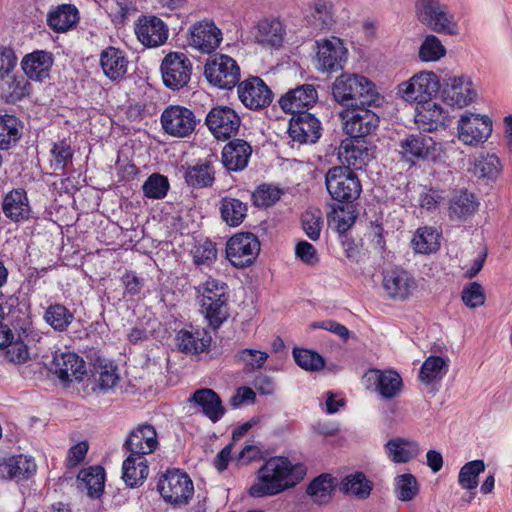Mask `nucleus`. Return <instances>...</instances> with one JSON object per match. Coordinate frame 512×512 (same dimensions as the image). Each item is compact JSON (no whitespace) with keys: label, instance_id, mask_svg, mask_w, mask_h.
<instances>
[{"label":"nucleus","instance_id":"f257e3e1","mask_svg":"<svg viewBox=\"0 0 512 512\" xmlns=\"http://www.w3.org/2000/svg\"><path fill=\"white\" fill-rule=\"evenodd\" d=\"M305 474L304 465L292 463L283 456L271 457L257 470L255 481L248 493L256 498L275 496L295 486Z\"/></svg>","mask_w":512,"mask_h":512},{"label":"nucleus","instance_id":"f03ea898","mask_svg":"<svg viewBox=\"0 0 512 512\" xmlns=\"http://www.w3.org/2000/svg\"><path fill=\"white\" fill-rule=\"evenodd\" d=\"M335 100L349 108L373 106L380 98L376 85L367 77L355 73H343L333 84Z\"/></svg>","mask_w":512,"mask_h":512},{"label":"nucleus","instance_id":"7ed1b4c3","mask_svg":"<svg viewBox=\"0 0 512 512\" xmlns=\"http://www.w3.org/2000/svg\"><path fill=\"white\" fill-rule=\"evenodd\" d=\"M200 311L214 329L228 318V286L225 282L209 277L196 287Z\"/></svg>","mask_w":512,"mask_h":512},{"label":"nucleus","instance_id":"20e7f679","mask_svg":"<svg viewBox=\"0 0 512 512\" xmlns=\"http://www.w3.org/2000/svg\"><path fill=\"white\" fill-rule=\"evenodd\" d=\"M440 89V78L432 71H420L397 86V95L405 102L420 106L431 100Z\"/></svg>","mask_w":512,"mask_h":512},{"label":"nucleus","instance_id":"39448f33","mask_svg":"<svg viewBox=\"0 0 512 512\" xmlns=\"http://www.w3.org/2000/svg\"><path fill=\"white\" fill-rule=\"evenodd\" d=\"M157 490L163 500L173 506H184L194 494L193 481L180 469H168L158 480Z\"/></svg>","mask_w":512,"mask_h":512},{"label":"nucleus","instance_id":"423d86ee","mask_svg":"<svg viewBox=\"0 0 512 512\" xmlns=\"http://www.w3.org/2000/svg\"><path fill=\"white\" fill-rule=\"evenodd\" d=\"M325 185L332 199L340 203H352L362 191L358 176L345 166L331 167L325 175Z\"/></svg>","mask_w":512,"mask_h":512},{"label":"nucleus","instance_id":"0eeeda50","mask_svg":"<svg viewBox=\"0 0 512 512\" xmlns=\"http://www.w3.org/2000/svg\"><path fill=\"white\" fill-rule=\"evenodd\" d=\"M204 75L214 87L230 90L240 82V67L232 57L216 53L207 59Z\"/></svg>","mask_w":512,"mask_h":512},{"label":"nucleus","instance_id":"6e6552de","mask_svg":"<svg viewBox=\"0 0 512 512\" xmlns=\"http://www.w3.org/2000/svg\"><path fill=\"white\" fill-rule=\"evenodd\" d=\"M493 122L488 115L466 111L457 122V137L464 145L477 147L491 136Z\"/></svg>","mask_w":512,"mask_h":512},{"label":"nucleus","instance_id":"1a4fd4ad","mask_svg":"<svg viewBox=\"0 0 512 512\" xmlns=\"http://www.w3.org/2000/svg\"><path fill=\"white\" fill-rule=\"evenodd\" d=\"M259 252L260 241L251 232L236 233L226 243V258L236 268L252 265Z\"/></svg>","mask_w":512,"mask_h":512},{"label":"nucleus","instance_id":"9d476101","mask_svg":"<svg viewBox=\"0 0 512 512\" xmlns=\"http://www.w3.org/2000/svg\"><path fill=\"white\" fill-rule=\"evenodd\" d=\"M205 125L217 140L226 141L238 134L241 118L233 108L218 105L207 113Z\"/></svg>","mask_w":512,"mask_h":512},{"label":"nucleus","instance_id":"9b49d317","mask_svg":"<svg viewBox=\"0 0 512 512\" xmlns=\"http://www.w3.org/2000/svg\"><path fill=\"white\" fill-rule=\"evenodd\" d=\"M160 122L166 134L177 138L189 136L197 125L194 112L181 105L167 106L161 113Z\"/></svg>","mask_w":512,"mask_h":512},{"label":"nucleus","instance_id":"f8f14e48","mask_svg":"<svg viewBox=\"0 0 512 512\" xmlns=\"http://www.w3.org/2000/svg\"><path fill=\"white\" fill-rule=\"evenodd\" d=\"M161 73L163 83L167 88L180 90L190 81L192 63L184 53L172 52L164 57L161 63Z\"/></svg>","mask_w":512,"mask_h":512},{"label":"nucleus","instance_id":"ddd939ff","mask_svg":"<svg viewBox=\"0 0 512 512\" xmlns=\"http://www.w3.org/2000/svg\"><path fill=\"white\" fill-rule=\"evenodd\" d=\"M370 107H355L341 113V117L344 120L343 129L350 138L365 139L367 135L377 129L379 116Z\"/></svg>","mask_w":512,"mask_h":512},{"label":"nucleus","instance_id":"4468645a","mask_svg":"<svg viewBox=\"0 0 512 512\" xmlns=\"http://www.w3.org/2000/svg\"><path fill=\"white\" fill-rule=\"evenodd\" d=\"M316 68L322 72L342 70L347 61L348 50L338 37L317 41Z\"/></svg>","mask_w":512,"mask_h":512},{"label":"nucleus","instance_id":"2eb2a0df","mask_svg":"<svg viewBox=\"0 0 512 512\" xmlns=\"http://www.w3.org/2000/svg\"><path fill=\"white\" fill-rule=\"evenodd\" d=\"M238 98L250 110L268 107L273 100V93L258 76H251L237 84Z\"/></svg>","mask_w":512,"mask_h":512},{"label":"nucleus","instance_id":"dca6fc26","mask_svg":"<svg viewBox=\"0 0 512 512\" xmlns=\"http://www.w3.org/2000/svg\"><path fill=\"white\" fill-rule=\"evenodd\" d=\"M339 159L348 169L362 170L375 157V147L366 139H345L339 147Z\"/></svg>","mask_w":512,"mask_h":512},{"label":"nucleus","instance_id":"f3484780","mask_svg":"<svg viewBox=\"0 0 512 512\" xmlns=\"http://www.w3.org/2000/svg\"><path fill=\"white\" fill-rule=\"evenodd\" d=\"M188 44L202 53L215 51L221 41L222 32L211 20H202L189 28Z\"/></svg>","mask_w":512,"mask_h":512},{"label":"nucleus","instance_id":"a211bd4d","mask_svg":"<svg viewBox=\"0 0 512 512\" xmlns=\"http://www.w3.org/2000/svg\"><path fill=\"white\" fill-rule=\"evenodd\" d=\"M288 132L293 141L300 144H314L322 135V125L314 114L300 112L292 116Z\"/></svg>","mask_w":512,"mask_h":512},{"label":"nucleus","instance_id":"6ab92c4d","mask_svg":"<svg viewBox=\"0 0 512 512\" xmlns=\"http://www.w3.org/2000/svg\"><path fill=\"white\" fill-rule=\"evenodd\" d=\"M135 34L145 47L154 48L166 42L169 30L166 23L159 17L143 15L135 23Z\"/></svg>","mask_w":512,"mask_h":512},{"label":"nucleus","instance_id":"aec40b11","mask_svg":"<svg viewBox=\"0 0 512 512\" xmlns=\"http://www.w3.org/2000/svg\"><path fill=\"white\" fill-rule=\"evenodd\" d=\"M159 445L157 431L150 424H140L127 436L123 448L137 457L153 453Z\"/></svg>","mask_w":512,"mask_h":512},{"label":"nucleus","instance_id":"412c9836","mask_svg":"<svg viewBox=\"0 0 512 512\" xmlns=\"http://www.w3.org/2000/svg\"><path fill=\"white\" fill-rule=\"evenodd\" d=\"M318 101V93L313 84H302L290 89L279 99V106L292 115L308 112Z\"/></svg>","mask_w":512,"mask_h":512},{"label":"nucleus","instance_id":"4be33fe9","mask_svg":"<svg viewBox=\"0 0 512 512\" xmlns=\"http://www.w3.org/2000/svg\"><path fill=\"white\" fill-rule=\"evenodd\" d=\"M37 470L35 460L23 454L0 455V479L17 482L30 479Z\"/></svg>","mask_w":512,"mask_h":512},{"label":"nucleus","instance_id":"5701e85b","mask_svg":"<svg viewBox=\"0 0 512 512\" xmlns=\"http://www.w3.org/2000/svg\"><path fill=\"white\" fill-rule=\"evenodd\" d=\"M415 287L414 277L400 267L386 270L383 274V288L391 299L405 300Z\"/></svg>","mask_w":512,"mask_h":512},{"label":"nucleus","instance_id":"b1692460","mask_svg":"<svg viewBox=\"0 0 512 512\" xmlns=\"http://www.w3.org/2000/svg\"><path fill=\"white\" fill-rule=\"evenodd\" d=\"M417 19L435 32H444L448 27L446 7L439 0H416Z\"/></svg>","mask_w":512,"mask_h":512},{"label":"nucleus","instance_id":"393cba45","mask_svg":"<svg viewBox=\"0 0 512 512\" xmlns=\"http://www.w3.org/2000/svg\"><path fill=\"white\" fill-rule=\"evenodd\" d=\"M51 371L62 382L67 383L73 380H82L86 372L84 361L72 352L55 354L51 363Z\"/></svg>","mask_w":512,"mask_h":512},{"label":"nucleus","instance_id":"a878e982","mask_svg":"<svg viewBox=\"0 0 512 512\" xmlns=\"http://www.w3.org/2000/svg\"><path fill=\"white\" fill-rule=\"evenodd\" d=\"M503 169L500 158L489 152H480L469 159L468 171L477 179L495 182Z\"/></svg>","mask_w":512,"mask_h":512},{"label":"nucleus","instance_id":"bb28decb","mask_svg":"<svg viewBox=\"0 0 512 512\" xmlns=\"http://www.w3.org/2000/svg\"><path fill=\"white\" fill-rule=\"evenodd\" d=\"M447 119V112L432 99L416 107L415 122L423 131H445Z\"/></svg>","mask_w":512,"mask_h":512},{"label":"nucleus","instance_id":"cd10ccee","mask_svg":"<svg viewBox=\"0 0 512 512\" xmlns=\"http://www.w3.org/2000/svg\"><path fill=\"white\" fill-rule=\"evenodd\" d=\"M252 154L251 145L243 139L230 140L222 150V164L228 171L244 170Z\"/></svg>","mask_w":512,"mask_h":512},{"label":"nucleus","instance_id":"c85d7f7f","mask_svg":"<svg viewBox=\"0 0 512 512\" xmlns=\"http://www.w3.org/2000/svg\"><path fill=\"white\" fill-rule=\"evenodd\" d=\"M194 403L212 423H217L225 414L220 396L210 388L197 389L188 399Z\"/></svg>","mask_w":512,"mask_h":512},{"label":"nucleus","instance_id":"c756f323","mask_svg":"<svg viewBox=\"0 0 512 512\" xmlns=\"http://www.w3.org/2000/svg\"><path fill=\"white\" fill-rule=\"evenodd\" d=\"M2 211L13 222L26 221L31 216V207L26 191L17 188L9 191L2 202Z\"/></svg>","mask_w":512,"mask_h":512},{"label":"nucleus","instance_id":"7c9ffc66","mask_svg":"<svg viewBox=\"0 0 512 512\" xmlns=\"http://www.w3.org/2000/svg\"><path fill=\"white\" fill-rule=\"evenodd\" d=\"M285 37L286 26L278 18L263 19L256 26L255 40L263 46L280 48Z\"/></svg>","mask_w":512,"mask_h":512},{"label":"nucleus","instance_id":"2f4dec72","mask_svg":"<svg viewBox=\"0 0 512 512\" xmlns=\"http://www.w3.org/2000/svg\"><path fill=\"white\" fill-rule=\"evenodd\" d=\"M479 206L473 192L466 188L455 189L450 197V220L465 221L476 213Z\"/></svg>","mask_w":512,"mask_h":512},{"label":"nucleus","instance_id":"473e14b6","mask_svg":"<svg viewBox=\"0 0 512 512\" xmlns=\"http://www.w3.org/2000/svg\"><path fill=\"white\" fill-rule=\"evenodd\" d=\"M52 65V54L43 50L27 54L21 61V66L26 76L31 80L40 82L49 77Z\"/></svg>","mask_w":512,"mask_h":512},{"label":"nucleus","instance_id":"72a5a7b5","mask_svg":"<svg viewBox=\"0 0 512 512\" xmlns=\"http://www.w3.org/2000/svg\"><path fill=\"white\" fill-rule=\"evenodd\" d=\"M477 90L470 76L461 75L450 78V107L462 109L474 103Z\"/></svg>","mask_w":512,"mask_h":512},{"label":"nucleus","instance_id":"f704fd0d","mask_svg":"<svg viewBox=\"0 0 512 512\" xmlns=\"http://www.w3.org/2000/svg\"><path fill=\"white\" fill-rule=\"evenodd\" d=\"M176 339L180 351L191 354L206 351L211 343V336L205 329L193 326L180 330Z\"/></svg>","mask_w":512,"mask_h":512},{"label":"nucleus","instance_id":"c9c22d12","mask_svg":"<svg viewBox=\"0 0 512 512\" xmlns=\"http://www.w3.org/2000/svg\"><path fill=\"white\" fill-rule=\"evenodd\" d=\"M217 161L215 155H210L203 162H198L185 169V182L193 188L211 187L215 180V169L213 163Z\"/></svg>","mask_w":512,"mask_h":512},{"label":"nucleus","instance_id":"e433bc0d","mask_svg":"<svg viewBox=\"0 0 512 512\" xmlns=\"http://www.w3.org/2000/svg\"><path fill=\"white\" fill-rule=\"evenodd\" d=\"M128 60L124 51L107 47L100 55V65L103 73L112 81L122 79L127 73Z\"/></svg>","mask_w":512,"mask_h":512},{"label":"nucleus","instance_id":"4c0bfd02","mask_svg":"<svg viewBox=\"0 0 512 512\" xmlns=\"http://www.w3.org/2000/svg\"><path fill=\"white\" fill-rule=\"evenodd\" d=\"M79 11L73 4H61L47 15L48 26L55 32H66L79 22Z\"/></svg>","mask_w":512,"mask_h":512},{"label":"nucleus","instance_id":"58836bf2","mask_svg":"<svg viewBox=\"0 0 512 512\" xmlns=\"http://www.w3.org/2000/svg\"><path fill=\"white\" fill-rule=\"evenodd\" d=\"M428 140L432 141V138H427L422 134H410L400 140L399 153L402 159L410 164L424 159L428 154Z\"/></svg>","mask_w":512,"mask_h":512},{"label":"nucleus","instance_id":"ea45409f","mask_svg":"<svg viewBox=\"0 0 512 512\" xmlns=\"http://www.w3.org/2000/svg\"><path fill=\"white\" fill-rule=\"evenodd\" d=\"M149 467L144 457H137L130 454L122 465V478L127 486L131 488L141 486L147 479Z\"/></svg>","mask_w":512,"mask_h":512},{"label":"nucleus","instance_id":"a19ab883","mask_svg":"<svg viewBox=\"0 0 512 512\" xmlns=\"http://www.w3.org/2000/svg\"><path fill=\"white\" fill-rule=\"evenodd\" d=\"M308 21L318 30H330L335 24L334 4L330 0H315L310 6Z\"/></svg>","mask_w":512,"mask_h":512},{"label":"nucleus","instance_id":"79ce46f5","mask_svg":"<svg viewBox=\"0 0 512 512\" xmlns=\"http://www.w3.org/2000/svg\"><path fill=\"white\" fill-rule=\"evenodd\" d=\"M219 212L221 219L230 227H237L247 216L248 204L240 199L225 196L220 200Z\"/></svg>","mask_w":512,"mask_h":512},{"label":"nucleus","instance_id":"37998d69","mask_svg":"<svg viewBox=\"0 0 512 512\" xmlns=\"http://www.w3.org/2000/svg\"><path fill=\"white\" fill-rule=\"evenodd\" d=\"M80 487L87 490L90 498H99L104 491L105 470L102 466H90L82 469L78 474Z\"/></svg>","mask_w":512,"mask_h":512},{"label":"nucleus","instance_id":"c03bdc74","mask_svg":"<svg viewBox=\"0 0 512 512\" xmlns=\"http://www.w3.org/2000/svg\"><path fill=\"white\" fill-rule=\"evenodd\" d=\"M370 374L374 376L376 389L382 398L391 399L401 391L402 379L396 371L372 369Z\"/></svg>","mask_w":512,"mask_h":512},{"label":"nucleus","instance_id":"a18cd8bd","mask_svg":"<svg viewBox=\"0 0 512 512\" xmlns=\"http://www.w3.org/2000/svg\"><path fill=\"white\" fill-rule=\"evenodd\" d=\"M336 485V478L330 474H321L310 482L306 492L314 503L326 505L331 501Z\"/></svg>","mask_w":512,"mask_h":512},{"label":"nucleus","instance_id":"49530a36","mask_svg":"<svg viewBox=\"0 0 512 512\" xmlns=\"http://www.w3.org/2000/svg\"><path fill=\"white\" fill-rule=\"evenodd\" d=\"M35 336L37 334H33L30 328H24L17 341L10 340L5 346L6 359L15 364L26 362L29 358L28 344L35 340Z\"/></svg>","mask_w":512,"mask_h":512},{"label":"nucleus","instance_id":"de8ad7c7","mask_svg":"<svg viewBox=\"0 0 512 512\" xmlns=\"http://www.w3.org/2000/svg\"><path fill=\"white\" fill-rule=\"evenodd\" d=\"M440 233L432 227L418 228L411 244L416 253L430 254L436 252L440 247Z\"/></svg>","mask_w":512,"mask_h":512},{"label":"nucleus","instance_id":"09e8293b","mask_svg":"<svg viewBox=\"0 0 512 512\" xmlns=\"http://www.w3.org/2000/svg\"><path fill=\"white\" fill-rule=\"evenodd\" d=\"M386 449L390 459L396 463H405L420 453L417 442L403 438L391 439L386 443Z\"/></svg>","mask_w":512,"mask_h":512},{"label":"nucleus","instance_id":"8fccbe9b","mask_svg":"<svg viewBox=\"0 0 512 512\" xmlns=\"http://www.w3.org/2000/svg\"><path fill=\"white\" fill-rule=\"evenodd\" d=\"M372 489L373 483L362 472L347 475L340 486L343 493L350 494L360 500L367 499Z\"/></svg>","mask_w":512,"mask_h":512},{"label":"nucleus","instance_id":"3c124183","mask_svg":"<svg viewBox=\"0 0 512 512\" xmlns=\"http://www.w3.org/2000/svg\"><path fill=\"white\" fill-rule=\"evenodd\" d=\"M45 322L55 331L64 332L74 320V314L63 304L49 305L43 316Z\"/></svg>","mask_w":512,"mask_h":512},{"label":"nucleus","instance_id":"603ef678","mask_svg":"<svg viewBox=\"0 0 512 512\" xmlns=\"http://www.w3.org/2000/svg\"><path fill=\"white\" fill-rule=\"evenodd\" d=\"M20 122L13 115L0 116V148L2 150L9 149L15 145L20 139Z\"/></svg>","mask_w":512,"mask_h":512},{"label":"nucleus","instance_id":"864d4df0","mask_svg":"<svg viewBox=\"0 0 512 512\" xmlns=\"http://www.w3.org/2000/svg\"><path fill=\"white\" fill-rule=\"evenodd\" d=\"M92 377L95 383V387L93 389H98L102 392H106L113 388L119 380L117 367L112 363L94 365Z\"/></svg>","mask_w":512,"mask_h":512},{"label":"nucleus","instance_id":"5fc2aeb1","mask_svg":"<svg viewBox=\"0 0 512 512\" xmlns=\"http://www.w3.org/2000/svg\"><path fill=\"white\" fill-rule=\"evenodd\" d=\"M50 166L55 171L64 170L73 160V149L68 139L54 142L50 149Z\"/></svg>","mask_w":512,"mask_h":512},{"label":"nucleus","instance_id":"6e6d98bb","mask_svg":"<svg viewBox=\"0 0 512 512\" xmlns=\"http://www.w3.org/2000/svg\"><path fill=\"white\" fill-rule=\"evenodd\" d=\"M394 492L400 501L413 500L419 493V484L416 477L410 473L398 475L394 481Z\"/></svg>","mask_w":512,"mask_h":512},{"label":"nucleus","instance_id":"4d7b16f0","mask_svg":"<svg viewBox=\"0 0 512 512\" xmlns=\"http://www.w3.org/2000/svg\"><path fill=\"white\" fill-rule=\"evenodd\" d=\"M446 361L439 356H429L422 364L419 372L421 382L430 384L442 379L446 373Z\"/></svg>","mask_w":512,"mask_h":512},{"label":"nucleus","instance_id":"13d9d810","mask_svg":"<svg viewBox=\"0 0 512 512\" xmlns=\"http://www.w3.org/2000/svg\"><path fill=\"white\" fill-rule=\"evenodd\" d=\"M485 463L477 459L466 463L460 470L458 482L463 489L475 490L478 486V476L484 472Z\"/></svg>","mask_w":512,"mask_h":512},{"label":"nucleus","instance_id":"bf43d9fd","mask_svg":"<svg viewBox=\"0 0 512 512\" xmlns=\"http://www.w3.org/2000/svg\"><path fill=\"white\" fill-rule=\"evenodd\" d=\"M170 188L168 178L159 173H152L143 183L142 191L149 199H163Z\"/></svg>","mask_w":512,"mask_h":512},{"label":"nucleus","instance_id":"052dcab7","mask_svg":"<svg viewBox=\"0 0 512 512\" xmlns=\"http://www.w3.org/2000/svg\"><path fill=\"white\" fill-rule=\"evenodd\" d=\"M292 354L297 365L304 370L319 371L325 366L324 358L313 350L294 348Z\"/></svg>","mask_w":512,"mask_h":512},{"label":"nucleus","instance_id":"680f3d73","mask_svg":"<svg viewBox=\"0 0 512 512\" xmlns=\"http://www.w3.org/2000/svg\"><path fill=\"white\" fill-rule=\"evenodd\" d=\"M419 58L423 62L438 61L446 55V48L435 35L425 37L419 48Z\"/></svg>","mask_w":512,"mask_h":512},{"label":"nucleus","instance_id":"e2e57ef3","mask_svg":"<svg viewBox=\"0 0 512 512\" xmlns=\"http://www.w3.org/2000/svg\"><path fill=\"white\" fill-rule=\"evenodd\" d=\"M461 300L463 304L470 309L483 306L486 302L484 287L479 282L467 283L462 288Z\"/></svg>","mask_w":512,"mask_h":512},{"label":"nucleus","instance_id":"0e129e2a","mask_svg":"<svg viewBox=\"0 0 512 512\" xmlns=\"http://www.w3.org/2000/svg\"><path fill=\"white\" fill-rule=\"evenodd\" d=\"M191 254L193 262L196 265H210L217 259V249L215 244L211 240H204L197 242L192 250Z\"/></svg>","mask_w":512,"mask_h":512},{"label":"nucleus","instance_id":"69168bd1","mask_svg":"<svg viewBox=\"0 0 512 512\" xmlns=\"http://www.w3.org/2000/svg\"><path fill=\"white\" fill-rule=\"evenodd\" d=\"M301 224L305 234L312 240L320 238L323 218L320 210H307L301 216Z\"/></svg>","mask_w":512,"mask_h":512},{"label":"nucleus","instance_id":"338daca9","mask_svg":"<svg viewBox=\"0 0 512 512\" xmlns=\"http://www.w3.org/2000/svg\"><path fill=\"white\" fill-rule=\"evenodd\" d=\"M281 194L280 189L262 184L251 194V199L256 207H269L280 199Z\"/></svg>","mask_w":512,"mask_h":512},{"label":"nucleus","instance_id":"774afa93","mask_svg":"<svg viewBox=\"0 0 512 512\" xmlns=\"http://www.w3.org/2000/svg\"><path fill=\"white\" fill-rule=\"evenodd\" d=\"M238 358L244 363V372L251 373L262 368L268 358L264 351L246 348L238 352Z\"/></svg>","mask_w":512,"mask_h":512}]
</instances>
